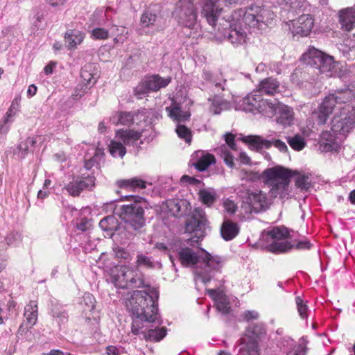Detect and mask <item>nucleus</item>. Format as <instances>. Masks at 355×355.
Segmentation results:
<instances>
[{
  "instance_id": "48",
  "label": "nucleus",
  "mask_w": 355,
  "mask_h": 355,
  "mask_svg": "<svg viewBox=\"0 0 355 355\" xmlns=\"http://www.w3.org/2000/svg\"><path fill=\"white\" fill-rule=\"evenodd\" d=\"M36 143V140L34 138L28 137L25 141H21L17 149L19 150V157L22 159L28 153V148L33 147Z\"/></svg>"
},
{
  "instance_id": "33",
  "label": "nucleus",
  "mask_w": 355,
  "mask_h": 355,
  "mask_svg": "<svg viewBox=\"0 0 355 355\" xmlns=\"http://www.w3.org/2000/svg\"><path fill=\"white\" fill-rule=\"evenodd\" d=\"M85 38V35L78 30L70 29L64 34V43L69 49H75L80 44Z\"/></svg>"
},
{
  "instance_id": "39",
  "label": "nucleus",
  "mask_w": 355,
  "mask_h": 355,
  "mask_svg": "<svg viewBox=\"0 0 355 355\" xmlns=\"http://www.w3.org/2000/svg\"><path fill=\"white\" fill-rule=\"evenodd\" d=\"M267 249L275 254L286 253L294 248V245L290 242L282 241H273L267 245Z\"/></svg>"
},
{
  "instance_id": "58",
  "label": "nucleus",
  "mask_w": 355,
  "mask_h": 355,
  "mask_svg": "<svg viewBox=\"0 0 355 355\" xmlns=\"http://www.w3.org/2000/svg\"><path fill=\"white\" fill-rule=\"evenodd\" d=\"M101 158V155L98 153H95L94 155L88 160H85L84 167L86 170H91L94 166H98L99 165V159Z\"/></svg>"
},
{
  "instance_id": "57",
  "label": "nucleus",
  "mask_w": 355,
  "mask_h": 355,
  "mask_svg": "<svg viewBox=\"0 0 355 355\" xmlns=\"http://www.w3.org/2000/svg\"><path fill=\"white\" fill-rule=\"evenodd\" d=\"M108 35V31L103 28H96L92 31V36L96 40H105Z\"/></svg>"
},
{
  "instance_id": "61",
  "label": "nucleus",
  "mask_w": 355,
  "mask_h": 355,
  "mask_svg": "<svg viewBox=\"0 0 355 355\" xmlns=\"http://www.w3.org/2000/svg\"><path fill=\"white\" fill-rule=\"evenodd\" d=\"M224 137L227 148H231L232 150H235V136L232 133H226L225 135H224Z\"/></svg>"
},
{
  "instance_id": "59",
  "label": "nucleus",
  "mask_w": 355,
  "mask_h": 355,
  "mask_svg": "<svg viewBox=\"0 0 355 355\" xmlns=\"http://www.w3.org/2000/svg\"><path fill=\"white\" fill-rule=\"evenodd\" d=\"M223 207L225 211L230 214H234L237 209L236 205L234 202L228 198L224 200Z\"/></svg>"
},
{
  "instance_id": "2",
  "label": "nucleus",
  "mask_w": 355,
  "mask_h": 355,
  "mask_svg": "<svg viewBox=\"0 0 355 355\" xmlns=\"http://www.w3.org/2000/svg\"><path fill=\"white\" fill-rule=\"evenodd\" d=\"M124 198L130 199V202L118 208L116 214L123 223L121 238L132 240L141 234L146 225V201L138 196H125Z\"/></svg>"
},
{
  "instance_id": "54",
  "label": "nucleus",
  "mask_w": 355,
  "mask_h": 355,
  "mask_svg": "<svg viewBox=\"0 0 355 355\" xmlns=\"http://www.w3.org/2000/svg\"><path fill=\"white\" fill-rule=\"evenodd\" d=\"M265 334V329L261 325L252 324L250 325L247 330L245 335H249L252 338H255L258 340V338Z\"/></svg>"
},
{
  "instance_id": "60",
  "label": "nucleus",
  "mask_w": 355,
  "mask_h": 355,
  "mask_svg": "<svg viewBox=\"0 0 355 355\" xmlns=\"http://www.w3.org/2000/svg\"><path fill=\"white\" fill-rule=\"evenodd\" d=\"M312 244L311 243L310 241L304 239L300 241H298L294 247L297 250H309L312 247Z\"/></svg>"
},
{
  "instance_id": "16",
  "label": "nucleus",
  "mask_w": 355,
  "mask_h": 355,
  "mask_svg": "<svg viewBox=\"0 0 355 355\" xmlns=\"http://www.w3.org/2000/svg\"><path fill=\"white\" fill-rule=\"evenodd\" d=\"M92 64H85L80 71V80L76 89V96L81 97L96 82V72Z\"/></svg>"
},
{
  "instance_id": "18",
  "label": "nucleus",
  "mask_w": 355,
  "mask_h": 355,
  "mask_svg": "<svg viewBox=\"0 0 355 355\" xmlns=\"http://www.w3.org/2000/svg\"><path fill=\"white\" fill-rule=\"evenodd\" d=\"M243 141L249 144L252 147L257 150L262 148H269L273 145L280 152L286 153L288 150V147L285 142L280 139H265L261 136L250 135L243 138Z\"/></svg>"
},
{
  "instance_id": "31",
  "label": "nucleus",
  "mask_w": 355,
  "mask_h": 355,
  "mask_svg": "<svg viewBox=\"0 0 355 355\" xmlns=\"http://www.w3.org/2000/svg\"><path fill=\"white\" fill-rule=\"evenodd\" d=\"M289 236V232L287 228L284 227H274L263 234V241L271 243L273 241L285 240Z\"/></svg>"
},
{
  "instance_id": "6",
  "label": "nucleus",
  "mask_w": 355,
  "mask_h": 355,
  "mask_svg": "<svg viewBox=\"0 0 355 355\" xmlns=\"http://www.w3.org/2000/svg\"><path fill=\"white\" fill-rule=\"evenodd\" d=\"M266 184L270 185V195L273 198H283L288 195L290 178L292 171L282 166H276L263 171L262 173Z\"/></svg>"
},
{
  "instance_id": "20",
  "label": "nucleus",
  "mask_w": 355,
  "mask_h": 355,
  "mask_svg": "<svg viewBox=\"0 0 355 355\" xmlns=\"http://www.w3.org/2000/svg\"><path fill=\"white\" fill-rule=\"evenodd\" d=\"M337 105H338V103L334 93L325 96L316 112L318 114V123L320 125L325 124Z\"/></svg>"
},
{
  "instance_id": "9",
  "label": "nucleus",
  "mask_w": 355,
  "mask_h": 355,
  "mask_svg": "<svg viewBox=\"0 0 355 355\" xmlns=\"http://www.w3.org/2000/svg\"><path fill=\"white\" fill-rule=\"evenodd\" d=\"M302 61L320 73L329 72L334 67V58L313 46H309L307 51L302 54Z\"/></svg>"
},
{
  "instance_id": "63",
  "label": "nucleus",
  "mask_w": 355,
  "mask_h": 355,
  "mask_svg": "<svg viewBox=\"0 0 355 355\" xmlns=\"http://www.w3.org/2000/svg\"><path fill=\"white\" fill-rule=\"evenodd\" d=\"M259 313L256 311H247L243 313V319L246 321L257 320Z\"/></svg>"
},
{
  "instance_id": "36",
  "label": "nucleus",
  "mask_w": 355,
  "mask_h": 355,
  "mask_svg": "<svg viewBox=\"0 0 355 355\" xmlns=\"http://www.w3.org/2000/svg\"><path fill=\"white\" fill-rule=\"evenodd\" d=\"M239 233V227L230 220H225L220 227V234L225 241H231Z\"/></svg>"
},
{
  "instance_id": "25",
  "label": "nucleus",
  "mask_w": 355,
  "mask_h": 355,
  "mask_svg": "<svg viewBox=\"0 0 355 355\" xmlns=\"http://www.w3.org/2000/svg\"><path fill=\"white\" fill-rule=\"evenodd\" d=\"M141 136V131L120 129L116 132L115 139L119 140L123 145L133 146Z\"/></svg>"
},
{
  "instance_id": "5",
  "label": "nucleus",
  "mask_w": 355,
  "mask_h": 355,
  "mask_svg": "<svg viewBox=\"0 0 355 355\" xmlns=\"http://www.w3.org/2000/svg\"><path fill=\"white\" fill-rule=\"evenodd\" d=\"M232 20L241 21L245 28L261 30L273 18V13L268 9L259 6H251L245 9L234 11Z\"/></svg>"
},
{
  "instance_id": "28",
  "label": "nucleus",
  "mask_w": 355,
  "mask_h": 355,
  "mask_svg": "<svg viewBox=\"0 0 355 355\" xmlns=\"http://www.w3.org/2000/svg\"><path fill=\"white\" fill-rule=\"evenodd\" d=\"M168 209L175 217H182L190 212L191 205L186 200L173 199L168 202Z\"/></svg>"
},
{
  "instance_id": "10",
  "label": "nucleus",
  "mask_w": 355,
  "mask_h": 355,
  "mask_svg": "<svg viewBox=\"0 0 355 355\" xmlns=\"http://www.w3.org/2000/svg\"><path fill=\"white\" fill-rule=\"evenodd\" d=\"M168 116L175 122L178 123L175 131L179 137L184 139L187 143L191 141V132L184 125L180 124L189 120L190 113L181 110L180 106L176 103H173L170 107H166Z\"/></svg>"
},
{
  "instance_id": "35",
  "label": "nucleus",
  "mask_w": 355,
  "mask_h": 355,
  "mask_svg": "<svg viewBox=\"0 0 355 355\" xmlns=\"http://www.w3.org/2000/svg\"><path fill=\"white\" fill-rule=\"evenodd\" d=\"M260 95L259 96V103L257 112L268 117H272L275 114L277 106L279 102L276 100L264 99Z\"/></svg>"
},
{
  "instance_id": "17",
  "label": "nucleus",
  "mask_w": 355,
  "mask_h": 355,
  "mask_svg": "<svg viewBox=\"0 0 355 355\" xmlns=\"http://www.w3.org/2000/svg\"><path fill=\"white\" fill-rule=\"evenodd\" d=\"M146 117L144 110H138L134 114L128 112H118L110 116V121L115 125H122L129 126L133 123L139 125L140 122L145 121Z\"/></svg>"
},
{
  "instance_id": "32",
  "label": "nucleus",
  "mask_w": 355,
  "mask_h": 355,
  "mask_svg": "<svg viewBox=\"0 0 355 355\" xmlns=\"http://www.w3.org/2000/svg\"><path fill=\"white\" fill-rule=\"evenodd\" d=\"M99 227L102 230L107 232V235L112 236L115 232L118 231L121 236V232L123 227L119 226L117 219L114 216H107L101 220Z\"/></svg>"
},
{
  "instance_id": "8",
  "label": "nucleus",
  "mask_w": 355,
  "mask_h": 355,
  "mask_svg": "<svg viewBox=\"0 0 355 355\" xmlns=\"http://www.w3.org/2000/svg\"><path fill=\"white\" fill-rule=\"evenodd\" d=\"M208 221L205 212L200 208H196L190 218L186 221L185 231L193 233L194 235L188 239L187 244L195 246L206 235V230L208 228Z\"/></svg>"
},
{
  "instance_id": "62",
  "label": "nucleus",
  "mask_w": 355,
  "mask_h": 355,
  "mask_svg": "<svg viewBox=\"0 0 355 355\" xmlns=\"http://www.w3.org/2000/svg\"><path fill=\"white\" fill-rule=\"evenodd\" d=\"M91 227V224L89 220L84 218H83L79 223L77 224L76 227L78 230H80L82 232H85L87 230H89Z\"/></svg>"
},
{
  "instance_id": "53",
  "label": "nucleus",
  "mask_w": 355,
  "mask_h": 355,
  "mask_svg": "<svg viewBox=\"0 0 355 355\" xmlns=\"http://www.w3.org/2000/svg\"><path fill=\"white\" fill-rule=\"evenodd\" d=\"M137 263L138 266L146 268H153L155 266L151 257H147L143 254H139L137 256Z\"/></svg>"
},
{
  "instance_id": "51",
  "label": "nucleus",
  "mask_w": 355,
  "mask_h": 355,
  "mask_svg": "<svg viewBox=\"0 0 355 355\" xmlns=\"http://www.w3.org/2000/svg\"><path fill=\"white\" fill-rule=\"evenodd\" d=\"M295 304L297 306L298 313L301 318H306L308 315L307 312L309 309L306 302H304L300 296H297L295 297Z\"/></svg>"
},
{
  "instance_id": "46",
  "label": "nucleus",
  "mask_w": 355,
  "mask_h": 355,
  "mask_svg": "<svg viewBox=\"0 0 355 355\" xmlns=\"http://www.w3.org/2000/svg\"><path fill=\"white\" fill-rule=\"evenodd\" d=\"M157 19V16L155 12L150 10H146L140 18L141 24L144 27L153 26Z\"/></svg>"
},
{
  "instance_id": "49",
  "label": "nucleus",
  "mask_w": 355,
  "mask_h": 355,
  "mask_svg": "<svg viewBox=\"0 0 355 355\" xmlns=\"http://www.w3.org/2000/svg\"><path fill=\"white\" fill-rule=\"evenodd\" d=\"M199 196L202 203L208 207L211 206L216 200V194L206 189L200 190Z\"/></svg>"
},
{
  "instance_id": "15",
  "label": "nucleus",
  "mask_w": 355,
  "mask_h": 355,
  "mask_svg": "<svg viewBox=\"0 0 355 355\" xmlns=\"http://www.w3.org/2000/svg\"><path fill=\"white\" fill-rule=\"evenodd\" d=\"M179 23L187 28H193L197 14L193 3L190 0H180L175 10Z\"/></svg>"
},
{
  "instance_id": "41",
  "label": "nucleus",
  "mask_w": 355,
  "mask_h": 355,
  "mask_svg": "<svg viewBox=\"0 0 355 355\" xmlns=\"http://www.w3.org/2000/svg\"><path fill=\"white\" fill-rule=\"evenodd\" d=\"M19 107L18 103L12 102L8 110L6 113L3 125L1 124V134L7 133L10 129V123L14 121L15 116Z\"/></svg>"
},
{
  "instance_id": "12",
  "label": "nucleus",
  "mask_w": 355,
  "mask_h": 355,
  "mask_svg": "<svg viewBox=\"0 0 355 355\" xmlns=\"http://www.w3.org/2000/svg\"><path fill=\"white\" fill-rule=\"evenodd\" d=\"M340 112L331 121V131L336 135L345 136L355 126V117L352 112H348L344 106L339 107Z\"/></svg>"
},
{
  "instance_id": "24",
  "label": "nucleus",
  "mask_w": 355,
  "mask_h": 355,
  "mask_svg": "<svg viewBox=\"0 0 355 355\" xmlns=\"http://www.w3.org/2000/svg\"><path fill=\"white\" fill-rule=\"evenodd\" d=\"M280 83L273 77H268L261 80L257 85L256 92L260 95L274 96L280 92Z\"/></svg>"
},
{
  "instance_id": "13",
  "label": "nucleus",
  "mask_w": 355,
  "mask_h": 355,
  "mask_svg": "<svg viewBox=\"0 0 355 355\" xmlns=\"http://www.w3.org/2000/svg\"><path fill=\"white\" fill-rule=\"evenodd\" d=\"M268 207L266 193L262 191L248 192L242 208L245 214L259 213Z\"/></svg>"
},
{
  "instance_id": "22",
  "label": "nucleus",
  "mask_w": 355,
  "mask_h": 355,
  "mask_svg": "<svg viewBox=\"0 0 355 355\" xmlns=\"http://www.w3.org/2000/svg\"><path fill=\"white\" fill-rule=\"evenodd\" d=\"M202 3V15L208 24L213 27L216 26V21L223 11L216 3V0H200Z\"/></svg>"
},
{
  "instance_id": "52",
  "label": "nucleus",
  "mask_w": 355,
  "mask_h": 355,
  "mask_svg": "<svg viewBox=\"0 0 355 355\" xmlns=\"http://www.w3.org/2000/svg\"><path fill=\"white\" fill-rule=\"evenodd\" d=\"M113 251L114 252L115 257L119 259L127 261L132 259L130 252L123 248L116 246L113 248Z\"/></svg>"
},
{
  "instance_id": "38",
  "label": "nucleus",
  "mask_w": 355,
  "mask_h": 355,
  "mask_svg": "<svg viewBox=\"0 0 355 355\" xmlns=\"http://www.w3.org/2000/svg\"><path fill=\"white\" fill-rule=\"evenodd\" d=\"M333 93L338 103V105H352V101L354 98V92L349 88L336 89Z\"/></svg>"
},
{
  "instance_id": "23",
  "label": "nucleus",
  "mask_w": 355,
  "mask_h": 355,
  "mask_svg": "<svg viewBox=\"0 0 355 355\" xmlns=\"http://www.w3.org/2000/svg\"><path fill=\"white\" fill-rule=\"evenodd\" d=\"M238 355H259V340L249 335H244L239 340Z\"/></svg>"
},
{
  "instance_id": "19",
  "label": "nucleus",
  "mask_w": 355,
  "mask_h": 355,
  "mask_svg": "<svg viewBox=\"0 0 355 355\" xmlns=\"http://www.w3.org/2000/svg\"><path fill=\"white\" fill-rule=\"evenodd\" d=\"M171 82V78H164L159 75H154L147 78L137 88V94H146L150 92H156L161 88L166 87Z\"/></svg>"
},
{
  "instance_id": "7",
  "label": "nucleus",
  "mask_w": 355,
  "mask_h": 355,
  "mask_svg": "<svg viewBox=\"0 0 355 355\" xmlns=\"http://www.w3.org/2000/svg\"><path fill=\"white\" fill-rule=\"evenodd\" d=\"M111 281L116 287L123 289L146 286L143 275L139 270L126 266H120L113 269Z\"/></svg>"
},
{
  "instance_id": "29",
  "label": "nucleus",
  "mask_w": 355,
  "mask_h": 355,
  "mask_svg": "<svg viewBox=\"0 0 355 355\" xmlns=\"http://www.w3.org/2000/svg\"><path fill=\"white\" fill-rule=\"evenodd\" d=\"M339 22L343 31H352L355 27V10L348 8L340 11Z\"/></svg>"
},
{
  "instance_id": "50",
  "label": "nucleus",
  "mask_w": 355,
  "mask_h": 355,
  "mask_svg": "<svg viewBox=\"0 0 355 355\" xmlns=\"http://www.w3.org/2000/svg\"><path fill=\"white\" fill-rule=\"evenodd\" d=\"M95 297L93 295L89 293H86L82 297L80 304L85 311H92L95 306Z\"/></svg>"
},
{
  "instance_id": "21",
  "label": "nucleus",
  "mask_w": 355,
  "mask_h": 355,
  "mask_svg": "<svg viewBox=\"0 0 355 355\" xmlns=\"http://www.w3.org/2000/svg\"><path fill=\"white\" fill-rule=\"evenodd\" d=\"M313 26V19L310 15H302L291 21L289 28L294 35L306 36Z\"/></svg>"
},
{
  "instance_id": "43",
  "label": "nucleus",
  "mask_w": 355,
  "mask_h": 355,
  "mask_svg": "<svg viewBox=\"0 0 355 355\" xmlns=\"http://www.w3.org/2000/svg\"><path fill=\"white\" fill-rule=\"evenodd\" d=\"M217 152L218 154H219L220 157L223 159L224 163L229 168H234V157L232 155V154L231 153L229 148L225 144L222 145L219 148H218Z\"/></svg>"
},
{
  "instance_id": "27",
  "label": "nucleus",
  "mask_w": 355,
  "mask_h": 355,
  "mask_svg": "<svg viewBox=\"0 0 355 355\" xmlns=\"http://www.w3.org/2000/svg\"><path fill=\"white\" fill-rule=\"evenodd\" d=\"M276 121L284 126L290 125L293 121V112L292 109L279 103L275 111Z\"/></svg>"
},
{
  "instance_id": "30",
  "label": "nucleus",
  "mask_w": 355,
  "mask_h": 355,
  "mask_svg": "<svg viewBox=\"0 0 355 355\" xmlns=\"http://www.w3.org/2000/svg\"><path fill=\"white\" fill-rule=\"evenodd\" d=\"M256 91L254 93H251L244 97L239 103V108L245 112H257L259 96L260 94H257Z\"/></svg>"
},
{
  "instance_id": "45",
  "label": "nucleus",
  "mask_w": 355,
  "mask_h": 355,
  "mask_svg": "<svg viewBox=\"0 0 355 355\" xmlns=\"http://www.w3.org/2000/svg\"><path fill=\"white\" fill-rule=\"evenodd\" d=\"M109 150L110 154L114 157L119 156L122 158L126 153V148L124 145L117 139L111 141Z\"/></svg>"
},
{
  "instance_id": "11",
  "label": "nucleus",
  "mask_w": 355,
  "mask_h": 355,
  "mask_svg": "<svg viewBox=\"0 0 355 355\" xmlns=\"http://www.w3.org/2000/svg\"><path fill=\"white\" fill-rule=\"evenodd\" d=\"M96 178L93 173H82L73 176L72 180L66 184L64 189L73 197L79 196L83 191H90L95 186Z\"/></svg>"
},
{
  "instance_id": "37",
  "label": "nucleus",
  "mask_w": 355,
  "mask_h": 355,
  "mask_svg": "<svg viewBox=\"0 0 355 355\" xmlns=\"http://www.w3.org/2000/svg\"><path fill=\"white\" fill-rule=\"evenodd\" d=\"M51 315L56 322L59 325L66 324L68 321L69 315L64 306L58 302L54 303L53 302H51Z\"/></svg>"
},
{
  "instance_id": "26",
  "label": "nucleus",
  "mask_w": 355,
  "mask_h": 355,
  "mask_svg": "<svg viewBox=\"0 0 355 355\" xmlns=\"http://www.w3.org/2000/svg\"><path fill=\"white\" fill-rule=\"evenodd\" d=\"M196 159V162L193 163V166L199 171H204L213 164H215V157L210 153L204 151H197L193 157V159Z\"/></svg>"
},
{
  "instance_id": "42",
  "label": "nucleus",
  "mask_w": 355,
  "mask_h": 355,
  "mask_svg": "<svg viewBox=\"0 0 355 355\" xmlns=\"http://www.w3.org/2000/svg\"><path fill=\"white\" fill-rule=\"evenodd\" d=\"M24 317L30 327L33 326L37 319V304L35 301H31L29 304L25 306Z\"/></svg>"
},
{
  "instance_id": "1",
  "label": "nucleus",
  "mask_w": 355,
  "mask_h": 355,
  "mask_svg": "<svg viewBox=\"0 0 355 355\" xmlns=\"http://www.w3.org/2000/svg\"><path fill=\"white\" fill-rule=\"evenodd\" d=\"M146 291H134L127 299L125 305L131 313V332L139 335L140 329L147 327L145 324H162L158 313L159 291L157 288L146 284Z\"/></svg>"
},
{
  "instance_id": "3",
  "label": "nucleus",
  "mask_w": 355,
  "mask_h": 355,
  "mask_svg": "<svg viewBox=\"0 0 355 355\" xmlns=\"http://www.w3.org/2000/svg\"><path fill=\"white\" fill-rule=\"evenodd\" d=\"M204 253L202 257H199L191 248H185L181 249L178 253V259L184 266L196 265L201 259L205 264V268H197L195 273L203 283L209 282L214 276V271H217L223 266V259L218 256H212L204 249H201Z\"/></svg>"
},
{
  "instance_id": "47",
  "label": "nucleus",
  "mask_w": 355,
  "mask_h": 355,
  "mask_svg": "<svg viewBox=\"0 0 355 355\" xmlns=\"http://www.w3.org/2000/svg\"><path fill=\"white\" fill-rule=\"evenodd\" d=\"M287 142L293 149L297 151L302 150L306 146L304 139L300 135L288 137Z\"/></svg>"
},
{
  "instance_id": "44",
  "label": "nucleus",
  "mask_w": 355,
  "mask_h": 355,
  "mask_svg": "<svg viewBox=\"0 0 355 355\" xmlns=\"http://www.w3.org/2000/svg\"><path fill=\"white\" fill-rule=\"evenodd\" d=\"M214 300L215 306L218 311L223 314H227L230 312V302L225 295L218 294Z\"/></svg>"
},
{
  "instance_id": "4",
  "label": "nucleus",
  "mask_w": 355,
  "mask_h": 355,
  "mask_svg": "<svg viewBox=\"0 0 355 355\" xmlns=\"http://www.w3.org/2000/svg\"><path fill=\"white\" fill-rule=\"evenodd\" d=\"M202 78L205 82L200 83L199 87L202 91H209L214 95L208 98L210 103L209 110L213 114H220L223 110H229L230 103L225 100L220 95V92L225 89L227 80L221 73H214L208 70L204 69L202 73Z\"/></svg>"
},
{
  "instance_id": "40",
  "label": "nucleus",
  "mask_w": 355,
  "mask_h": 355,
  "mask_svg": "<svg viewBox=\"0 0 355 355\" xmlns=\"http://www.w3.org/2000/svg\"><path fill=\"white\" fill-rule=\"evenodd\" d=\"M117 184L120 188L127 189L135 190L146 188V182L137 177L119 180Z\"/></svg>"
},
{
  "instance_id": "64",
  "label": "nucleus",
  "mask_w": 355,
  "mask_h": 355,
  "mask_svg": "<svg viewBox=\"0 0 355 355\" xmlns=\"http://www.w3.org/2000/svg\"><path fill=\"white\" fill-rule=\"evenodd\" d=\"M20 238L18 233L12 232L5 238V241L8 245H13Z\"/></svg>"
},
{
  "instance_id": "56",
  "label": "nucleus",
  "mask_w": 355,
  "mask_h": 355,
  "mask_svg": "<svg viewBox=\"0 0 355 355\" xmlns=\"http://www.w3.org/2000/svg\"><path fill=\"white\" fill-rule=\"evenodd\" d=\"M295 185L302 190H308L311 186L309 177L306 175H300L295 180Z\"/></svg>"
},
{
  "instance_id": "55",
  "label": "nucleus",
  "mask_w": 355,
  "mask_h": 355,
  "mask_svg": "<svg viewBox=\"0 0 355 355\" xmlns=\"http://www.w3.org/2000/svg\"><path fill=\"white\" fill-rule=\"evenodd\" d=\"M320 146L323 148L324 151L330 152L337 151L340 146L336 138H334L329 141H320Z\"/></svg>"
},
{
  "instance_id": "34",
  "label": "nucleus",
  "mask_w": 355,
  "mask_h": 355,
  "mask_svg": "<svg viewBox=\"0 0 355 355\" xmlns=\"http://www.w3.org/2000/svg\"><path fill=\"white\" fill-rule=\"evenodd\" d=\"M157 326L154 329H148L142 330L140 329V334H142L146 340L152 342H158L162 340L166 336V328H159L157 324L155 323Z\"/></svg>"
},
{
  "instance_id": "14",
  "label": "nucleus",
  "mask_w": 355,
  "mask_h": 355,
  "mask_svg": "<svg viewBox=\"0 0 355 355\" xmlns=\"http://www.w3.org/2000/svg\"><path fill=\"white\" fill-rule=\"evenodd\" d=\"M230 21H225L226 26L222 34L224 37H227L228 40L234 46L242 45L245 43L247 40V32L245 28L241 21H234L232 20V15Z\"/></svg>"
}]
</instances>
